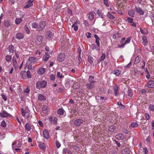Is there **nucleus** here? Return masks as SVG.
Here are the masks:
<instances>
[{
	"label": "nucleus",
	"instance_id": "1",
	"mask_svg": "<svg viewBox=\"0 0 154 154\" xmlns=\"http://www.w3.org/2000/svg\"><path fill=\"white\" fill-rule=\"evenodd\" d=\"M45 22L44 21H41L39 24L34 22L32 24V28L35 29L38 31H41L44 29L46 26Z\"/></svg>",
	"mask_w": 154,
	"mask_h": 154
},
{
	"label": "nucleus",
	"instance_id": "50",
	"mask_svg": "<svg viewBox=\"0 0 154 154\" xmlns=\"http://www.w3.org/2000/svg\"><path fill=\"white\" fill-rule=\"evenodd\" d=\"M26 75L27 78H31L32 77V75L31 74L29 70H27V72H26Z\"/></svg>",
	"mask_w": 154,
	"mask_h": 154
},
{
	"label": "nucleus",
	"instance_id": "32",
	"mask_svg": "<svg viewBox=\"0 0 154 154\" xmlns=\"http://www.w3.org/2000/svg\"><path fill=\"white\" fill-rule=\"evenodd\" d=\"M26 72L25 71H22L21 72V75H22V78L23 79H26L27 78Z\"/></svg>",
	"mask_w": 154,
	"mask_h": 154
},
{
	"label": "nucleus",
	"instance_id": "64",
	"mask_svg": "<svg viewBox=\"0 0 154 154\" xmlns=\"http://www.w3.org/2000/svg\"><path fill=\"white\" fill-rule=\"evenodd\" d=\"M1 96L4 100L6 101L7 100V97L4 94H2Z\"/></svg>",
	"mask_w": 154,
	"mask_h": 154
},
{
	"label": "nucleus",
	"instance_id": "49",
	"mask_svg": "<svg viewBox=\"0 0 154 154\" xmlns=\"http://www.w3.org/2000/svg\"><path fill=\"white\" fill-rule=\"evenodd\" d=\"M4 64H5V65L6 67H8L11 65V62L6 61L5 62Z\"/></svg>",
	"mask_w": 154,
	"mask_h": 154
},
{
	"label": "nucleus",
	"instance_id": "36",
	"mask_svg": "<svg viewBox=\"0 0 154 154\" xmlns=\"http://www.w3.org/2000/svg\"><path fill=\"white\" fill-rule=\"evenodd\" d=\"M77 26L78 24L76 22H75L74 24L72 25V27L73 28V29L75 31H76L78 29V27Z\"/></svg>",
	"mask_w": 154,
	"mask_h": 154
},
{
	"label": "nucleus",
	"instance_id": "48",
	"mask_svg": "<svg viewBox=\"0 0 154 154\" xmlns=\"http://www.w3.org/2000/svg\"><path fill=\"white\" fill-rule=\"evenodd\" d=\"M139 58V57L138 56H137L136 57L134 62V64H137L140 62V60Z\"/></svg>",
	"mask_w": 154,
	"mask_h": 154
},
{
	"label": "nucleus",
	"instance_id": "25",
	"mask_svg": "<svg viewBox=\"0 0 154 154\" xmlns=\"http://www.w3.org/2000/svg\"><path fill=\"white\" fill-rule=\"evenodd\" d=\"M122 154H128L130 153L129 149L127 148H125L122 151Z\"/></svg>",
	"mask_w": 154,
	"mask_h": 154
},
{
	"label": "nucleus",
	"instance_id": "27",
	"mask_svg": "<svg viewBox=\"0 0 154 154\" xmlns=\"http://www.w3.org/2000/svg\"><path fill=\"white\" fill-rule=\"evenodd\" d=\"M106 57V54H103L99 58V59L98 60V62L99 63H100L101 61H103L104 60Z\"/></svg>",
	"mask_w": 154,
	"mask_h": 154
},
{
	"label": "nucleus",
	"instance_id": "61",
	"mask_svg": "<svg viewBox=\"0 0 154 154\" xmlns=\"http://www.w3.org/2000/svg\"><path fill=\"white\" fill-rule=\"evenodd\" d=\"M57 76L58 77H60V78H62L64 77V76L61 74L60 72H57Z\"/></svg>",
	"mask_w": 154,
	"mask_h": 154
},
{
	"label": "nucleus",
	"instance_id": "11",
	"mask_svg": "<svg viewBox=\"0 0 154 154\" xmlns=\"http://www.w3.org/2000/svg\"><path fill=\"white\" fill-rule=\"evenodd\" d=\"M43 134L44 137L47 139H48L50 137L48 131L47 129H45L43 131Z\"/></svg>",
	"mask_w": 154,
	"mask_h": 154
},
{
	"label": "nucleus",
	"instance_id": "40",
	"mask_svg": "<svg viewBox=\"0 0 154 154\" xmlns=\"http://www.w3.org/2000/svg\"><path fill=\"white\" fill-rule=\"evenodd\" d=\"M88 81L90 82L95 83V82L94 80V77L92 76H89Z\"/></svg>",
	"mask_w": 154,
	"mask_h": 154
},
{
	"label": "nucleus",
	"instance_id": "52",
	"mask_svg": "<svg viewBox=\"0 0 154 154\" xmlns=\"http://www.w3.org/2000/svg\"><path fill=\"white\" fill-rule=\"evenodd\" d=\"M5 26L6 27H8L11 26V23L8 21H6L5 23Z\"/></svg>",
	"mask_w": 154,
	"mask_h": 154
},
{
	"label": "nucleus",
	"instance_id": "42",
	"mask_svg": "<svg viewBox=\"0 0 154 154\" xmlns=\"http://www.w3.org/2000/svg\"><path fill=\"white\" fill-rule=\"evenodd\" d=\"M131 126L133 128H137L139 126L138 124L136 122H132L131 124Z\"/></svg>",
	"mask_w": 154,
	"mask_h": 154
},
{
	"label": "nucleus",
	"instance_id": "30",
	"mask_svg": "<svg viewBox=\"0 0 154 154\" xmlns=\"http://www.w3.org/2000/svg\"><path fill=\"white\" fill-rule=\"evenodd\" d=\"M12 62L14 67L15 68H17L18 66L17 63L16 59L14 57L13 58Z\"/></svg>",
	"mask_w": 154,
	"mask_h": 154
},
{
	"label": "nucleus",
	"instance_id": "5",
	"mask_svg": "<svg viewBox=\"0 0 154 154\" xmlns=\"http://www.w3.org/2000/svg\"><path fill=\"white\" fill-rule=\"evenodd\" d=\"M21 113L23 116L28 119H31L32 118V115L30 112H29L28 111L25 110L23 109H21Z\"/></svg>",
	"mask_w": 154,
	"mask_h": 154
},
{
	"label": "nucleus",
	"instance_id": "47",
	"mask_svg": "<svg viewBox=\"0 0 154 154\" xmlns=\"http://www.w3.org/2000/svg\"><path fill=\"white\" fill-rule=\"evenodd\" d=\"M48 109V107L46 106H44L42 108V111L44 113H46L47 112V110Z\"/></svg>",
	"mask_w": 154,
	"mask_h": 154
},
{
	"label": "nucleus",
	"instance_id": "13",
	"mask_svg": "<svg viewBox=\"0 0 154 154\" xmlns=\"http://www.w3.org/2000/svg\"><path fill=\"white\" fill-rule=\"evenodd\" d=\"M16 145V146L17 147H20L22 146V143L20 141L15 140L12 144V146Z\"/></svg>",
	"mask_w": 154,
	"mask_h": 154
},
{
	"label": "nucleus",
	"instance_id": "20",
	"mask_svg": "<svg viewBox=\"0 0 154 154\" xmlns=\"http://www.w3.org/2000/svg\"><path fill=\"white\" fill-rule=\"evenodd\" d=\"M16 38L18 39H20L24 38V35L20 33H17L16 35Z\"/></svg>",
	"mask_w": 154,
	"mask_h": 154
},
{
	"label": "nucleus",
	"instance_id": "56",
	"mask_svg": "<svg viewBox=\"0 0 154 154\" xmlns=\"http://www.w3.org/2000/svg\"><path fill=\"white\" fill-rule=\"evenodd\" d=\"M25 30L27 34H29L30 33V31L26 25L25 26Z\"/></svg>",
	"mask_w": 154,
	"mask_h": 154
},
{
	"label": "nucleus",
	"instance_id": "44",
	"mask_svg": "<svg viewBox=\"0 0 154 154\" xmlns=\"http://www.w3.org/2000/svg\"><path fill=\"white\" fill-rule=\"evenodd\" d=\"M22 19L20 18H18L15 20V23L17 24H20L22 21Z\"/></svg>",
	"mask_w": 154,
	"mask_h": 154
},
{
	"label": "nucleus",
	"instance_id": "4",
	"mask_svg": "<svg viewBox=\"0 0 154 154\" xmlns=\"http://www.w3.org/2000/svg\"><path fill=\"white\" fill-rule=\"evenodd\" d=\"M47 85V82L44 80L38 81L36 83V87L38 89H40L41 88H44Z\"/></svg>",
	"mask_w": 154,
	"mask_h": 154
},
{
	"label": "nucleus",
	"instance_id": "16",
	"mask_svg": "<svg viewBox=\"0 0 154 154\" xmlns=\"http://www.w3.org/2000/svg\"><path fill=\"white\" fill-rule=\"evenodd\" d=\"M94 37L96 39L95 43L97 44V46H100V38L98 36V35L96 34L94 35Z\"/></svg>",
	"mask_w": 154,
	"mask_h": 154
},
{
	"label": "nucleus",
	"instance_id": "43",
	"mask_svg": "<svg viewBox=\"0 0 154 154\" xmlns=\"http://www.w3.org/2000/svg\"><path fill=\"white\" fill-rule=\"evenodd\" d=\"M121 73V71L119 70H116L113 71V73L116 75H119Z\"/></svg>",
	"mask_w": 154,
	"mask_h": 154
},
{
	"label": "nucleus",
	"instance_id": "57",
	"mask_svg": "<svg viewBox=\"0 0 154 154\" xmlns=\"http://www.w3.org/2000/svg\"><path fill=\"white\" fill-rule=\"evenodd\" d=\"M149 109L151 111H154V104H151L149 106Z\"/></svg>",
	"mask_w": 154,
	"mask_h": 154
},
{
	"label": "nucleus",
	"instance_id": "15",
	"mask_svg": "<svg viewBox=\"0 0 154 154\" xmlns=\"http://www.w3.org/2000/svg\"><path fill=\"white\" fill-rule=\"evenodd\" d=\"M8 49L10 54H12L14 51V47L12 45H10L9 46Z\"/></svg>",
	"mask_w": 154,
	"mask_h": 154
},
{
	"label": "nucleus",
	"instance_id": "23",
	"mask_svg": "<svg viewBox=\"0 0 154 154\" xmlns=\"http://www.w3.org/2000/svg\"><path fill=\"white\" fill-rule=\"evenodd\" d=\"M38 100H46L45 96L41 94H39L38 96Z\"/></svg>",
	"mask_w": 154,
	"mask_h": 154
},
{
	"label": "nucleus",
	"instance_id": "54",
	"mask_svg": "<svg viewBox=\"0 0 154 154\" xmlns=\"http://www.w3.org/2000/svg\"><path fill=\"white\" fill-rule=\"evenodd\" d=\"M126 21L130 23H132L133 22V19L132 18L128 17Z\"/></svg>",
	"mask_w": 154,
	"mask_h": 154
},
{
	"label": "nucleus",
	"instance_id": "31",
	"mask_svg": "<svg viewBox=\"0 0 154 154\" xmlns=\"http://www.w3.org/2000/svg\"><path fill=\"white\" fill-rule=\"evenodd\" d=\"M91 47L92 49H95L98 51H99L100 49V46H96L94 44H92L91 46Z\"/></svg>",
	"mask_w": 154,
	"mask_h": 154
},
{
	"label": "nucleus",
	"instance_id": "34",
	"mask_svg": "<svg viewBox=\"0 0 154 154\" xmlns=\"http://www.w3.org/2000/svg\"><path fill=\"white\" fill-rule=\"evenodd\" d=\"M119 88L116 85L114 87V95L116 96H117L118 95V91Z\"/></svg>",
	"mask_w": 154,
	"mask_h": 154
},
{
	"label": "nucleus",
	"instance_id": "35",
	"mask_svg": "<svg viewBox=\"0 0 154 154\" xmlns=\"http://www.w3.org/2000/svg\"><path fill=\"white\" fill-rule=\"evenodd\" d=\"M94 58L93 57L90 55L88 56V61L90 64H92L93 62Z\"/></svg>",
	"mask_w": 154,
	"mask_h": 154
},
{
	"label": "nucleus",
	"instance_id": "8",
	"mask_svg": "<svg viewBox=\"0 0 154 154\" xmlns=\"http://www.w3.org/2000/svg\"><path fill=\"white\" fill-rule=\"evenodd\" d=\"M11 116V114L5 111H3L2 112H0V117L2 118L6 117Z\"/></svg>",
	"mask_w": 154,
	"mask_h": 154
},
{
	"label": "nucleus",
	"instance_id": "37",
	"mask_svg": "<svg viewBox=\"0 0 154 154\" xmlns=\"http://www.w3.org/2000/svg\"><path fill=\"white\" fill-rule=\"evenodd\" d=\"M140 31L141 33L143 35H147L148 34V32L146 29H143L141 28H140Z\"/></svg>",
	"mask_w": 154,
	"mask_h": 154
},
{
	"label": "nucleus",
	"instance_id": "33",
	"mask_svg": "<svg viewBox=\"0 0 154 154\" xmlns=\"http://www.w3.org/2000/svg\"><path fill=\"white\" fill-rule=\"evenodd\" d=\"M94 17V14L92 12H90L89 14L88 18L90 20H92Z\"/></svg>",
	"mask_w": 154,
	"mask_h": 154
},
{
	"label": "nucleus",
	"instance_id": "59",
	"mask_svg": "<svg viewBox=\"0 0 154 154\" xmlns=\"http://www.w3.org/2000/svg\"><path fill=\"white\" fill-rule=\"evenodd\" d=\"M104 4L107 7L109 6V4L108 0H103Z\"/></svg>",
	"mask_w": 154,
	"mask_h": 154
},
{
	"label": "nucleus",
	"instance_id": "9",
	"mask_svg": "<svg viewBox=\"0 0 154 154\" xmlns=\"http://www.w3.org/2000/svg\"><path fill=\"white\" fill-rule=\"evenodd\" d=\"M65 58V55L64 54H60L57 57V60L59 62H62Z\"/></svg>",
	"mask_w": 154,
	"mask_h": 154
},
{
	"label": "nucleus",
	"instance_id": "12",
	"mask_svg": "<svg viewBox=\"0 0 154 154\" xmlns=\"http://www.w3.org/2000/svg\"><path fill=\"white\" fill-rule=\"evenodd\" d=\"M135 10L136 12L139 13L140 15H143L144 14L143 10L140 7H135Z\"/></svg>",
	"mask_w": 154,
	"mask_h": 154
},
{
	"label": "nucleus",
	"instance_id": "41",
	"mask_svg": "<svg viewBox=\"0 0 154 154\" xmlns=\"http://www.w3.org/2000/svg\"><path fill=\"white\" fill-rule=\"evenodd\" d=\"M63 152L65 154H72L71 152L67 148L64 149H63Z\"/></svg>",
	"mask_w": 154,
	"mask_h": 154
},
{
	"label": "nucleus",
	"instance_id": "24",
	"mask_svg": "<svg viewBox=\"0 0 154 154\" xmlns=\"http://www.w3.org/2000/svg\"><path fill=\"white\" fill-rule=\"evenodd\" d=\"M52 35V34L51 32L50 31H48L46 34V37L47 38L49 39L51 38Z\"/></svg>",
	"mask_w": 154,
	"mask_h": 154
},
{
	"label": "nucleus",
	"instance_id": "63",
	"mask_svg": "<svg viewBox=\"0 0 154 154\" xmlns=\"http://www.w3.org/2000/svg\"><path fill=\"white\" fill-rule=\"evenodd\" d=\"M56 145L57 148H60L61 146L60 143L58 141H56Z\"/></svg>",
	"mask_w": 154,
	"mask_h": 154
},
{
	"label": "nucleus",
	"instance_id": "19",
	"mask_svg": "<svg viewBox=\"0 0 154 154\" xmlns=\"http://www.w3.org/2000/svg\"><path fill=\"white\" fill-rule=\"evenodd\" d=\"M124 137V135L122 134H119L118 135H116V138L120 140H122L123 139Z\"/></svg>",
	"mask_w": 154,
	"mask_h": 154
},
{
	"label": "nucleus",
	"instance_id": "2",
	"mask_svg": "<svg viewBox=\"0 0 154 154\" xmlns=\"http://www.w3.org/2000/svg\"><path fill=\"white\" fill-rule=\"evenodd\" d=\"M131 38V37H128L126 39V40L125 41V38H122L121 39V40L120 41L121 45H118L117 47L118 48H124L126 44H127L130 43Z\"/></svg>",
	"mask_w": 154,
	"mask_h": 154
},
{
	"label": "nucleus",
	"instance_id": "60",
	"mask_svg": "<svg viewBox=\"0 0 154 154\" xmlns=\"http://www.w3.org/2000/svg\"><path fill=\"white\" fill-rule=\"evenodd\" d=\"M29 88V87H27L24 90V92L28 93L30 91Z\"/></svg>",
	"mask_w": 154,
	"mask_h": 154
},
{
	"label": "nucleus",
	"instance_id": "45",
	"mask_svg": "<svg viewBox=\"0 0 154 154\" xmlns=\"http://www.w3.org/2000/svg\"><path fill=\"white\" fill-rule=\"evenodd\" d=\"M107 17L110 19H113L115 17L109 12H108L107 14Z\"/></svg>",
	"mask_w": 154,
	"mask_h": 154
},
{
	"label": "nucleus",
	"instance_id": "39",
	"mask_svg": "<svg viewBox=\"0 0 154 154\" xmlns=\"http://www.w3.org/2000/svg\"><path fill=\"white\" fill-rule=\"evenodd\" d=\"M12 57L11 55H7L5 57V59L6 61L9 62H11V59Z\"/></svg>",
	"mask_w": 154,
	"mask_h": 154
},
{
	"label": "nucleus",
	"instance_id": "10",
	"mask_svg": "<svg viewBox=\"0 0 154 154\" xmlns=\"http://www.w3.org/2000/svg\"><path fill=\"white\" fill-rule=\"evenodd\" d=\"M83 120L81 119H78L74 121L73 123L74 125L77 126H79L83 122Z\"/></svg>",
	"mask_w": 154,
	"mask_h": 154
},
{
	"label": "nucleus",
	"instance_id": "22",
	"mask_svg": "<svg viewBox=\"0 0 154 154\" xmlns=\"http://www.w3.org/2000/svg\"><path fill=\"white\" fill-rule=\"evenodd\" d=\"M33 5V3H31L30 2H29L28 1L26 4V5L25 6H24V8L26 9L28 8H29Z\"/></svg>",
	"mask_w": 154,
	"mask_h": 154
},
{
	"label": "nucleus",
	"instance_id": "38",
	"mask_svg": "<svg viewBox=\"0 0 154 154\" xmlns=\"http://www.w3.org/2000/svg\"><path fill=\"white\" fill-rule=\"evenodd\" d=\"M128 14L131 17H134L135 14V12L134 10H130L128 11Z\"/></svg>",
	"mask_w": 154,
	"mask_h": 154
},
{
	"label": "nucleus",
	"instance_id": "14",
	"mask_svg": "<svg viewBox=\"0 0 154 154\" xmlns=\"http://www.w3.org/2000/svg\"><path fill=\"white\" fill-rule=\"evenodd\" d=\"M147 87L149 88L154 87V81L152 80H149L147 83Z\"/></svg>",
	"mask_w": 154,
	"mask_h": 154
},
{
	"label": "nucleus",
	"instance_id": "29",
	"mask_svg": "<svg viewBox=\"0 0 154 154\" xmlns=\"http://www.w3.org/2000/svg\"><path fill=\"white\" fill-rule=\"evenodd\" d=\"M25 128L27 131H30L31 129V126L30 124L28 123H26L25 125Z\"/></svg>",
	"mask_w": 154,
	"mask_h": 154
},
{
	"label": "nucleus",
	"instance_id": "58",
	"mask_svg": "<svg viewBox=\"0 0 154 154\" xmlns=\"http://www.w3.org/2000/svg\"><path fill=\"white\" fill-rule=\"evenodd\" d=\"M97 13L98 15L100 17L102 18H103V15L101 14L100 12L99 11V10H98L97 11Z\"/></svg>",
	"mask_w": 154,
	"mask_h": 154
},
{
	"label": "nucleus",
	"instance_id": "18",
	"mask_svg": "<svg viewBox=\"0 0 154 154\" xmlns=\"http://www.w3.org/2000/svg\"><path fill=\"white\" fill-rule=\"evenodd\" d=\"M142 43L145 46H146L148 44V41L146 37L145 36L142 37Z\"/></svg>",
	"mask_w": 154,
	"mask_h": 154
},
{
	"label": "nucleus",
	"instance_id": "21",
	"mask_svg": "<svg viewBox=\"0 0 154 154\" xmlns=\"http://www.w3.org/2000/svg\"><path fill=\"white\" fill-rule=\"evenodd\" d=\"M94 83L90 82L86 84V86L87 88L88 89H91L94 86Z\"/></svg>",
	"mask_w": 154,
	"mask_h": 154
},
{
	"label": "nucleus",
	"instance_id": "26",
	"mask_svg": "<svg viewBox=\"0 0 154 154\" xmlns=\"http://www.w3.org/2000/svg\"><path fill=\"white\" fill-rule=\"evenodd\" d=\"M49 54L48 53H45V56L43 57V59L45 61H47L49 59Z\"/></svg>",
	"mask_w": 154,
	"mask_h": 154
},
{
	"label": "nucleus",
	"instance_id": "7",
	"mask_svg": "<svg viewBox=\"0 0 154 154\" xmlns=\"http://www.w3.org/2000/svg\"><path fill=\"white\" fill-rule=\"evenodd\" d=\"M57 114L61 117H64L66 114L65 111L63 108H59L57 112Z\"/></svg>",
	"mask_w": 154,
	"mask_h": 154
},
{
	"label": "nucleus",
	"instance_id": "3",
	"mask_svg": "<svg viewBox=\"0 0 154 154\" xmlns=\"http://www.w3.org/2000/svg\"><path fill=\"white\" fill-rule=\"evenodd\" d=\"M28 61L30 62V64H26V66L28 69H32L31 64H34L37 61V58L35 57H31L29 58Z\"/></svg>",
	"mask_w": 154,
	"mask_h": 154
},
{
	"label": "nucleus",
	"instance_id": "46",
	"mask_svg": "<svg viewBox=\"0 0 154 154\" xmlns=\"http://www.w3.org/2000/svg\"><path fill=\"white\" fill-rule=\"evenodd\" d=\"M127 93L129 97H131L132 96L133 94L131 90L129 89L127 91Z\"/></svg>",
	"mask_w": 154,
	"mask_h": 154
},
{
	"label": "nucleus",
	"instance_id": "62",
	"mask_svg": "<svg viewBox=\"0 0 154 154\" xmlns=\"http://www.w3.org/2000/svg\"><path fill=\"white\" fill-rule=\"evenodd\" d=\"M50 79L51 80L54 81L55 80V78L54 75L51 74L50 75Z\"/></svg>",
	"mask_w": 154,
	"mask_h": 154
},
{
	"label": "nucleus",
	"instance_id": "53",
	"mask_svg": "<svg viewBox=\"0 0 154 154\" xmlns=\"http://www.w3.org/2000/svg\"><path fill=\"white\" fill-rule=\"evenodd\" d=\"M2 127L5 128L6 126V124L4 120L3 121L1 122V124Z\"/></svg>",
	"mask_w": 154,
	"mask_h": 154
},
{
	"label": "nucleus",
	"instance_id": "55",
	"mask_svg": "<svg viewBox=\"0 0 154 154\" xmlns=\"http://www.w3.org/2000/svg\"><path fill=\"white\" fill-rule=\"evenodd\" d=\"M117 104L119 106V107L121 109H124L125 107L122 104L121 102L120 101L118 102Z\"/></svg>",
	"mask_w": 154,
	"mask_h": 154
},
{
	"label": "nucleus",
	"instance_id": "51",
	"mask_svg": "<svg viewBox=\"0 0 154 154\" xmlns=\"http://www.w3.org/2000/svg\"><path fill=\"white\" fill-rule=\"evenodd\" d=\"M109 129L110 132H112L115 130L114 126L111 125L109 127Z\"/></svg>",
	"mask_w": 154,
	"mask_h": 154
},
{
	"label": "nucleus",
	"instance_id": "17",
	"mask_svg": "<svg viewBox=\"0 0 154 154\" xmlns=\"http://www.w3.org/2000/svg\"><path fill=\"white\" fill-rule=\"evenodd\" d=\"M38 146L40 148L44 150L45 149V143L43 142H39Z\"/></svg>",
	"mask_w": 154,
	"mask_h": 154
},
{
	"label": "nucleus",
	"instance_id": "28",
	"mask_svg": "<svg viewBox=\"0 0 154 154\" xmlns=\"http://www.w3.org/2000/svg\"><path fill=\"white\" fill-rule=\"evenodd\" d=\"M45 71V69L43 68H41L38 70V72L39 74L42 75L44 73Z\"/></svg>",
	"mask_w": 154,
	"mask_h": 154
},
{
	"label": "nucleus",
	"instance_id": "6",
	"mask_svg": "<svg viewBox=\"0 0 154 154\" xmlns=\"http://www.w3.org/2000/svg\"><path fill=\"white\" fill-rule=\"evenodd\" d=\"M43 39L42 36H36V39L35 40V44L37 45H40L42 42Z\"/></svg>",
	"mask_w": 154,
	"mask_h": 154
}]
</instances>
